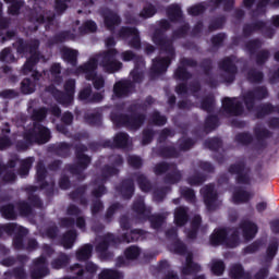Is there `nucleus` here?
<instances>
[{"label": "nucleus", "instance_id": "obj_24", "mask_svg": "<svg viewBox=\"0 0 279 279\" xmlns=\"http://www.w3.org/2000/svg\"><path fill=\"white\" fill-rule=\"evenodd\" d=\"M0 60L2 62H12V53L10 52V49H4L1 51Z\"/></svg>", "mask_w": 279, "mask_h": 279}, {"label": "nucleus", "instance_id": "obj_21", "mask_svg": "<svg viewBox=\"0 0 279 279\" xmlns=\"http://www.w3.org/2000/svg\"><path fill=\"white\" fill-rule=\"evenodd\" d=\"M119 278V272L114 270H102L100 274V279H118Z\"/></svg>", "mask_w": 279, "mask_h": 279}, {"label": "nucleus", "instance_id": "obj_38", "mask_svg": "<svg viewBox=\"0 0 279 279\" xmlns=\"http://www.w3.org/2000/svg\"><path fill=\"white\" fill-rule=\"evenodd\" d=\"M90 95V89H84L80 93V99H88Z\"/></svg>", "mask_w": 279, "mask_h": 279}, {"label": "nucleus", "instance_id": "obj_42", "mask_svg": "<svg viewBox=\"0 0 279 279\" xmlns=\"http://www.w3.org/2000/svg\"><path fill=\"white\" fill-rule=\"evenodd\" d=\"M185 197H187L189 199H193V197H195V193L193 192V190H186L184 193Z\"/></svg>", "mask_w": 279, "mask_h": 279}, {"label": "nucleus", "instance_id": "obj_48", "mask_svg": "<svg viewBox=\"0 0 279 279\" xmlns=\"http://www.w3.org/2000/svg\"><path fill=\"white\" fill-rule=\"evenodd\" d=\"M106 45H107V47H112V45H114V39L113 38L107 39Z\"/></svg>", "mask_w": 279, "mask_h": 279}, {"label": "nucleus", "instance_id": "obj_25", "mask_svg": "<svg viewBox=\"0 0 279 279\" xmlns=\"http://www.w3.org/2000/svg\"><path fill=\"white\" fill-rule=\"evenodd\" d=\"M231 276L232 278L239 279L241 276H243V268H241L240 265H235L231 269Z\"/></svg>", "mask_w": 279, "mask_h": 279}, {"label": "nucleus", "instance_id": "obj_43", "mask_svg": "<svg viewBox=\"0 0 279 279\" xmlns=\"http://www.w3.org/2000/svg\"><path fill=\"white\" fill-rule=\"evenodd\" d=\"M9 12L11 14H19V7H16V4H12L9 9Z\"/></svg>", "mask_w": 279, "mask_h": 279}, {"label": "nucleus", "instance_id": "obj_36", "mask_svg": "<svg viewBox=\"0 0 279 279\" xmlns=\"http://www.w3.org/2000/svg\"><path fill=\"white\" fill-rule=\"evenodd\" d=\"M138 233H140V231H133V232L131 233V238L126 236V238H125V241H126L128 243H130V241H138Z\"/></svg>", "mask_w": 279, "mask_h": 279}, {"label": "nucleus", "instance_id": "obj_47", "mask_svg": "<svg viewBox=\"0 0 279 279\" xmlns=\"http://www.w3.org/2000/svg\"><path fill=\"white\" fill-rule=\"evenodd\" d=\"M31 165H32V159H27V160L25 161L26 171H25L24 175H27V171H28Z\"/></svg>", "mask_w": 279, "mask_h": 279}, {"label": "nucleus", "instance_id": "obj_20", "mask_svg": "<svg viewBox=\"0 0 279 279\" xmlns=\"http://www.w3.org/2000/svg\"><path fill=\"white\" fill-rule=\"evenodd\" d=\"M114 142L118 147H125V145H128V135L125 133H120L116 136Z\"/></svg>", "mask_w": 279, "mask_h": 279}, {"label": "nucleus", "instance_id": "obj_28", "mask_svg": "<svg viewBox=\"0 0 279 279\" xmlns=\"http://www.w3.org/2000/svg\"><path fill=\"white\" fill-rule=\"evenodd\" d=\"M47 117V110L45 109H39L38 111L35 112V119L37 121H43Z\"/></svg>", "mask_w": 279, "mask_h": 279}, {"label": "nucleus", "instance_id": "obj_37", "mask_svg": "<svg viewBox=\"0 0 279 279\" xmlns=\"http://www.w3.org/2000/svg\"><path fill=\"white\" fill-rule=\"evenodd\" d=\"M8 145H10V140H8L7 137L0 138V149H5Z\"/></svg>", "mask_w": 279, "mask_h": 279}, {"label": "nucleus", "instance_id": "obj_52", "mask_svg": "<svg viewBox=\"0 0 279 279\" xmlns=\"http://www.w3.org/2000/svg\"><path fill=\"white\" fill-rule=\"evenodd\" d=\"M68 117V123H71V121H73V116H71V113H66Z\"/></svg>", "mask_w": 279, "mask_h": 279}, {"label": "nucleus", "instance_id": "obj_19", "mask_svg": "<svg viewBox=\"0 0 279 279\" xmlns=\"http://www.w3.org/2000/svg\"><path fill=\"white\" fill-rule=\"evenodd\" d=\"M22 92L25 95H29V94L34 93V84H32V82L29 80H24L22 82Z\"/></svg>", "mask_w": 279, "mask_h": 279}, {"label": "nucleus", "instance_id": "obj_15", "mask_svg": "<svg viewBox=\"0 0 279 279\" xmlns=\"http://www.w3.org/2000/svg\"><path fill=\"white\" fill-rule=\"evenodd\" d=\"M251 195L247 192H238L233 196L234 204H242V202H247Z\"/></svg>", "mask_w": 279, "mask_h": 279}, {"label": "nucleus", "instance_id": "obj_46", "mask_svg": "<svg viewBox=\"0 0 279 279\" xmlns=\"http://www.w3.org/2000/svg\"><path fill=\"white\" fill-rule=\"evenodd\" d=\"M87 271H90V274L97 271V266H95L94 264H89L87 267Z\"/></svg>", "mask_w": 279, "mask_h": 279}, {"label": "nucleus", "instance_id": "obj_41", "mask_svg": "<svg viewBox=\"0 0 279 279\" xmlns=\"http://www.w3.org/2000/svg\"><path fill=\"white\" fill-rule=\"evenodd\" d=\"M172 14H177V16H180V7L178 4H174L171 7Z\"/></svg>", "mask_w": 279, "mask_h": 279}, {"label": "nucleus", "instance_id": "obj_17", "mask_svg": "<svg viewBox=\"0 0 279 279\" xmlns=\"http://www.w3.org/2000/svg\"><path fill=\"white\" fill-rule=\"evenodd\" d=\"M1 213L7 219H14V217H16L14 214V207L12 205L2 207Z\"/></svg>", "mask_w": 279, "mask_h": 279}, {"label": "nucleus", "instance_id": "obj_13", "mask_svg": "<svg viewBox=\"0 0 279 279\" xmlns=\"http://www.w3.org/2000/svg\"><path fill=\"white\" fill-rule=\"evenodd\" d=\"M93 252V246L85 245L77 252V258L80 260H86V258H90V254Z\"/></svg>", "mask_w": 279, "mask_h": 279}, {"label": "nucleus", "instance_id": "obj_59", "mask_svg": "<svg viewBox=\"0 0 279 279\" xmlns=\"http://www.w3.org/2000/svg\"><path fill=\"white\" fill-rule=\"evenodd\" d=\"M31 53H36V48H34V50H31Z\"/></svg>", "mask_w": 279, "mask_h": 279}, {"label": "nucleus", "instance_id": "obj_11", "mask_svg": "<svg viewBox=\"0 0 279 279\" xmlns=\"http://www.w3.org/2000/svg\"><path fill=\"white\" fill-rule=\"evenodd\" d=\"M225 269L226 266H223V262L217 259L211 262V271L215 274V276H221Z\"/></svg>", "mask_w": 279, "mask_h": 279}, {"label": "nucleus", "instance_id": "obj_39", "mask_svg": "<svg viewBox=\"0 0 279 279\" xmlns=\"http://www.w3.org/2000/svg\"><path fill=\"white\" fill-rule=\"evenodd\" d=\"M154 121L157 125H165L167 120L163 117L157 116V118Z\"/></svg>", "mask_w": 279, "mask_h": 279}, {"label": "nucleus", "instance_id": "obj_9", "mask_svg": "<svg viewBox=\"0 0 279 279\" xmlns=\"http://www.w3.org/2000/svg\"><path fill=\"white\" fill-rule=\"evenodd\" d=\"M243 232L246 239H254V236L256 235V232H258V229L256 228V225L252 222H247L243 227Z\"/></svg>", "mask_w": 279, "mask_h": 279}, {"label": "nucleus", "instance_id": "obj_3", "mask_svg": "<svg viewBox=\"0 0 279 279\" xmlns=\"http://www.w3.org/2000/svg\"><path fill=\"white\" fill-rule=\"evenodd\" d=\"M123 38H126V40L133 46V47H141V39L138 38V31L134 28H124L122 31Z\"/></svg>", "mask_w": 279, "mask_h": 279}, {"label": "nucleus", "instance_id": "obj_18", "mask_svg": "<svg viewBox=\"0 0 279 279\" xmlns=\"http://www.w3.org/2000/svg\"><path fill=\"white\" fill-rule=\"evenodd\" d=\"M64 58L71 62V64H75V60L77 58V51L71 50V49H65L63 52Z\"/></svg>", "mask_w": 279, "mask_h": 279}, {"label": "nucleus", "instance_id": "obj_14", "mask_svg": "<svg viewBox=\"0 0 279 279\" xmlns=\"http://www.w3.org/2000/svg\"><path fill=\"white\" fill-rule=\"evenodd\" d=\"M75 232L71 231L69 233H66L63 236V247H65L66 250H70V247H73V243H75Z\"/></svg>", "mask_w": 279, "mask_h": 279}, {"label": "nucleus", "instance_id": "obj_6", "mask_svg": "<svg viewBox=\"0 0 279 279\" xmlns=\"http://www.w3.org/2000/svg\"><path fill=\"white\" fill-rule=\"evenodd\" d=\"M223 108L226 110H230V112H233V114H239V101L236 99L231 98H225L222 101Z\"/></svg>", "mask_w": 279, "mask_h": 279}, {"label": "nucleus", "instance_id": "obj_8", "mask_svg": "<svg viewBox=\"0 0 279 279\" xmlns=\"http://www.w3.org/2000/svg\"><path fill=\"white\" fill-rule=\"evenodd\" d=\"M174 221H175L177 226H184V223H186V209L185 208L180 207L175 210Z\"/></svg>", "mask_w": 279, "mask_h": 279}, {"label": "nucleus", "instance_id": "obj_27", "mask_svg": "<svg viewBox=\"0 0 279 279\" xmlns=\"http://www.w3.org/2000/svg\"><path fill=\"white\" fill-rule=\"evenodd\" d=\"M141 14L142 16H144V19H149L154 16V14H156V11H154V9L149 7L148 9H144Z\"/></svg>", "mask_w": 279, "mask_h": 279}, {"label": "nucleus", "instance_id": "obj_26", "mask_svg": "<svg viewBox=\"0 0 279 279\" xmlns=\"http://www.w3.org/2000/svg\"><path fill=\"white\" fill-rule=\"evenodd\" d=\"M202 12H204V7L202 5H196L189 9V14L192 16H197V14H202Z\"/></svg>", "mask_w": 279, "mask_h": 279}, {"label": "nucleus", "instance_id": "obj_5", "mask_svg": "<svg viewBox=\"0 0 279 279\" xmlns=\"http://www.w3.org/2000/svg\"><path fill=\"white\" fill-rule=\"evenodd\" d=\"M202 194L205 197V204L210 208L213 202H215V189L213 186H205L202 189Z\"/></svg>", "mask_w": 279, "mask_h": 279}, {"label": "nucleus", "instance_id": "obj_57", "mask_svg": "<svg viewBox=\"0 0 279 279\" xmlns=\"http://www.w3.org/2000/svg\"><path fill=\"white\" fill-rule=\"evenodd\" d=\"M86 162H90V159L88 157H84Z\"/></svg>", "mask_w": 279, "mask_h": 279}, {"label": "nucleus", "instance_id": "obj_58", "mask_svg": "<svg viewBox=\"0 0 279 279\" xmlns=\"http://www.w3.org/2000/svg\"><path fill=\"white\" fill-rule=\"evenodd\" d=\"M272 230L274 232H278V230H276V226H272Z\"/></svg>", "mask_w": 279, "mask_h": 279}, {"label": "nucleus", "instance_id": "obj_12", "mask_svg": "<svg viewBox=\"0 0 279 279\" xmlns=\"http://www.w3.org/2000/svg\"><path fill=\"white\" fill-rule=\"evenodd\" d=\"M114 95L118 97H123V95H128V83L119 82L114 85Z\"/></svg>", "mask_w": 279, "mask_h": 279}, {"label": "nucleus", "instance_id": "obj_2", "mask_svg": "<svg viewBox=\"0 0 279 279\" xmlns=\"http://www.w3.org/2000/svg\"><path fill=\"white\" fill-rule=\"evenodd\" d=\"M227 234L228 232L225 229L216 230L211 235L213 245H219V243H227L229 247H236V245L239 244L236 235H233L226 240Z\"/></svg>", "mask_w": 279, "mask_h": 279}, {"label": "nucleus", "instance_id": "obj_63", "mask_svg": "<svg viewBox=\"0 0 279 279\" xmlns=\"http://www.w3.org/2000/svg\"><path fill=\"white\" fill-rule=\"evenodd\" d=\"M11 180H14V174H12Z\"/></svg>", "mask_w": 279, "mask_h": 279}, {"label": "nucleus", "instance_id": "obj_44", "mask_svg": "<svg viewBox=\"0 0 279 279\" xmlns=\"http://www.w3.org/2000/svg\"><path fill=\"white\" fill-rule=\"evenodd\" d=\"M223 69H226V71H229V69H232V63L230 62V60H227L223 62Z\"/></svg>", "mask_w": 279, "mask_h": 279}, {"label": "nucleus", "instance_id": "obj_30", "mask_svg": "<svg viewBox=\"0 0 279 279\" xmlns=\"http://www.w3.org/2000/svg\"><path fill=\"white\" fill-rule=\"evenodd\" d=\"M56 10H58L59 12H64V10H66V3L64 2V0H57Z\"/></svg>", "mask_w": 279, "mask_h": 279}, {"label": "nucleus", "instance_id": "obj_53", "mask_svg": "<svg viewBox=\"0 0 279 279\" xmlns=\"http://www.w3.org/2000/svg\"><path fill=\"white\" fill-rule=\"evenodd\" d=\"M53 113H54L56 116L60 114V109H59V108H56V109L53 110Z\"/></svg>", "mask_w": 279, "mask_h": 279}, {"label": "nucleus", "instance_id": "obj_29", "mask_svg": "<svg viewBox=\"0 0 279 279\" xmlns=\"http://www.w3.org/2000/svg\"><path fill=\"white\" fill-rule=\"evenodd\" d=\"M34 69V59H29L24 64V73H32V70Z\"/></svg>", "mask_w": 279, "mask_h": 279}, {"label": "nucleus", "instance_id": "obj_54", "mask_svg": "<svg viewBox=\"0 0 279 279\" xmlns=\"http://www.w3.org/2000/svg\"><path fill=\"white\" fill-rule=\"evenodd\" d=\"M100 99H102L101 95H99L97 98H95V101H100Z\"/></svg>", "mask_w": 279, "mask_h": 279}, {"label": "nucleus", "instance_id": "obj_49", "mask_svg": "<svg viewBox=\"0 0 279 279\" xmlns=\"http://www.w3.org/2000/svg\"><path fill=\"white\" fill-rule=\"evenodd\" d=\"M76 226H77L78 228H82V227L84 226V220H83V218H78V219H77Z\"/></svg>", "mask_w": 279, "mask_h": 279}, {"label": "nucleus", "instance_id": "obj_40", "mask_svg": "<svg viewBox=\"0 0 279 279\" xmlns=\"http://www.w3.org/2000/svg\"><path fill=\"white\" fill-rule=\"evenodd\" d=\"M51 73L52 75H58V73H60V64L52 65Z\"/></svg>", "mask_w": 279, "mask_h": 279}, {"label": "nucleus", "instance_id": "obj_56", "mask_svg": "<svg viewBox=\"0 0 279 279\" xmlns=\"http://www.w3.org/2000/svg\"><path fill=\"white\" fill-rule=\"evenodd\" d=\"M7 1V3H14V1H16V0H5Z\"/></svg>", "mask_w": 279, "mask_h": 279}, {"label": "nucleus", "instance_id": "obj_62", "mask_svg": "<svg viewBox=\"0 0 279 279\" xmlns=\"http://www.w3.org/2000/svg\"><path fill=\"white\" fill-rule=\"evenodd\" d=\"M43 276H47V274H44V275L39 276V278H43Z\"/></svg>", "mask_w": 279, "mask_h": 279}, {"label": "nucleus", "instance_id": "obj_16", "mask_svg": "<svg viewBox=\"0 0 279 279\" xmlns=\"http://www.w3.org/2000/svg\"><path fill=\"white\" fill-rule=\"evenodd\" d=\"M65 92L68 93L69 101H72L73 93H75V81L71 80L65 83Z\"/></svg>", "mask_w": 279, "mask_h": 279}, {"label": "nucleus", "instance_id": "obj_35", "mask_svg": "<svg viewBox=\"0 0 279 279\" xmlns=\"http://www.w3.org/2000/svg\"><path fill=\"white\" fill-rule=\"evenodd\" d=\"M134 58V53H132L131 51H125L122 53V60H124V62H130V60H132Z\"/></svg>", "mask_w": 279, "mask_h": 279}, {"label": "nucleus", "instance_id": "obj_1", "mask_svg": "<svg viewBox=\"0 0 279 279\" xmlns=\"http://www.w3.org/2000/svg\"><path fill=\"white\" fill-rule=\"evenodd\" d=\"M116 56V50H109L105 56H98L90 59L88 63L84 65L83 73H86L87 80L94 81L95 88H104V78L95 74L97 62H99L100 66H102L105 71H108V73H114V71H119V69H121V62L114 60Z\"/></svg>", "mask_w": 279, "mask_h": 279}, {"label": "nucleus", "instance_id": "obj_32", "mask_svg": "<svg viewBox=\"0 0 279 279\" xmlns=\"http://www.w3.org/2000/svg\"><path fill=\"white\" fill-rule=\"evenodd\" d=\"M130 165H132L133 167H141L142 162H141V158L133 156L130 157L129 159Z\"/></svg>", "mask_w": 279, "mask_h": 279}, {"label": "nucleus", "instance_id": "obj_23", "mask_svg": "<svg viewBox=\"0 0 279 279\" xmlns=\"http://www.w3.org/2000/svg\"><path fill=\"white\" fill-rule=\"evenodd\" d=\"M105 23L107 27H112V25H117L119 23V16L110 14L105 19Z\"/></svg>", "mask_w": 279, "mask_h": 279}, {"label": "nucleus", "instance_id": "obj_60", "mask_svg": "<svg viewBox=\"0 0 279 279\" xmlns=\"http://www.w3.org/2000/svg\"><path fill=\"white\" fill-rule=\"evenodd\" d=\"M196 221H197V223H199V221H201V218H199V217H197V218H196Z\"/></svg>", "mask_w": 279, "mask_h": 279}, {"label": "nucleus", "instance_id": "obj_4", "mask_svg": "<svg viewBox=\"0 0 279 279\" xmlns=\"http://www.w3.org/2000/svg\"><path fill=\"white\" fill-rule=\"evenodd\" d=\"M186 264L182 269L183 276H189L191 274H195V271H199V265L192 263L191 260V253L185 254Z\"/></svg>", "mask_w": 279, "mask_h": 279}, {"label": "nucleus", "instance_id": "obj_55", "mask_svg": "<svg viewBox=\"0 0 279 279\" xmlns=\"http://www.w3.org/2000/svg\"><path fill=\"white\" fill-rule=\"evenodd\" d=\"M275 59L279 62V52L275 54Z\"/></svg>", "mask_w": 279, "mask_h": 279}, {"label": "nucleus", "instance_id": "obj_45", "mask_svg": "<svg viewBox=\"0 0 279 279\" xmlns=\"http://www.w3.org/2000/svg\"><path fill=\"white\" fill-rule=\"evenodd\" d=\"M265 208H267V204H266V203H259V204L257 205V210H258L259 213H263V210H265Z\"/></svg>", "mask_w": 279, "mask_h": 279}, {"label": "nucleus", "instance_id": "obj_51", "mask_svg": "<svg viewBox=\"0 0 279 279\" xmlns=\"http://www.w3.org/2000/svg\"><path fill=\"white\" fill-rule=\"evenodd\" d=\"M274 25L279 26V15L274 17Z\"/></svg>", "mask_w": 279, "mask_h": 279}, {"label": "nucleus", "instance_id": "obj_34", "mask_svg": "<svg viewBox=\"0 0 279 279\" xmlns=\"http://www.w3.org/2000/svg\"><path fill=\"white\" fill-rule=\"evenodd\" d=\"M276 252H278V244H274L268 247V256L269 258H274L276 256Z\"/></svg>", "mask_w": 279, "mask_h": 279}, {"label": "nucleus", "instance_id": "obj_31", "mask_svg": "<svg viewBox=\"0 0 279 279\" xmlns=\"http://www.w3.org/2000/svg\"><path fill=\"white\" fill-rule=\"evenodd\" d=\"M85 29H87V32H95L97 29V24L93 21H87L85 23Z\"/></svg>", "mask_w": 279, "mask_h": 279}, {"label": "nucleus", "instance_id": "obj_61", "mask_svg": "<svg viewBox=\"0 0 279 279\" xmlns=\"http://www.w3.org/2000/svg\"><path fill=\"white\" fill-rule=\"evenodd\" d=\"M33 278L38 279L39 277H36V275H33Z\"/></svg>", "mask_w": 279, "mask_h": 279}, {"label": "nucleus", "instance_id": "obj_33", "mask_svg": "<svg viewBox=\"0 0 279 279\" xmlns=\"http://www.w3.org/2000/svg\"><path fill=\"white\" fill-rule=\"evenodd\" d=\"M113 241L114 240H113L112 235H109V238L106 240V242L102 245L97 247L98 252H104V250H106L108 247V243H112Z\"/></svg>", "mask_w": 279, "mask_h": 279}, {"label": "nucleus", "instance_id": "obj_50", "mask_svg": "<svg viewBox=\"0 0 279 279\" xmlns=\"http://www.w3.org/2000/svg\"><path fill=\"white\" fill-rule=\"evenodd\" d=\"M166 279H178V276H175L173 272L169 274Z\"/></svg>", "mask_w": 279, "mask_h": 279}, {"label": "nucleus", "instance_id": "obj_10", "mask_svg": "<svg viewBox=\"0 0 279 279\" xmlns=\"http://www.w3.org/2000/svg\"><path fill=\"white\" fill-rule=\"evenodd\" d=\"M171 63V59H161L159 61L154 62V69L157 71V73H162V71H167V66Z\"/></svg>", "mask_w": 279, "mask_h": 279}, {"label": "nucleus", "instance_id": "obj_22", "mask_svg": "<svg viewBox=\"0 0 279 279\" xmlns=\"http://www.w3.org/2000/svg\"><path fill=\"white\" fill-rule=\"evenodd\" d=\"M141 254V251L136 246H131L125 251V256L129 258H136Z\"/></svg>", "mask_w": 279, "mask_h": 279}, {"label": "nucleus", "instance_id": "obj_7", "mask_svg": "<svg viewBox=\"0 0 279 279\" xmlns=\"http://www.w3.org/2000/svg\"><path fill=\"white\" fill-rule=\"evenodd\" d=\"M35 132L37 133L36 141L38 143H47L49 141V130L44 126H35Z\"/></svg>", "mask_w": 279, "mask_h": 279}]
</instances>
